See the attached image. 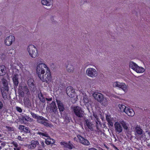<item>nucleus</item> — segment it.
Wrapping results in <instances>:
<instances>
[{
  "mask_svg": "<svg viewBox=\"0 0 150 150\" xmlns=\"http://www.w3.org/2000/svg\"><path fill=\"white\" fill-rule=\"evenodd\" d=\"M38 77L42 81L47 83H49L52 80V77L49 69L46 70L45 74H42L40 76Z\"/></svg>",
  "mask_w": 150,
  "mask_h": 150,
  "instance_id": "f257e3e1",
  "label": "nucleus"
},
{
  "mask_svg": "<svg viewBox=\"0 0 150 150\" xmlns=\"http://www.w3.org/2000/svg\"><path fill=\"white\" fill-rule=\"evenodd\" d=\"M49 69L47 66L44 63H39L37 68V72L38 76H40V75L44 74L45 71H46L47 69Z\"/></svg>",
  "mask_w": 150,
  "mask_h": 150,
  "instance_id": "f03ea898",
  "label": "nucleus"
},
{
  "mask_svg": "<svg viewBox=\"0 0 150 150\" xmlns=\"http://www.w3.org/2000/svg\"><path fill=\"white\" fill-rule=\"evenodd\" d=\"M30 113L33 117L37 119L38 122L46 126H49L48 123L46 122L47 120L45 118L42 116L38 115L32 112H31Z\"/></svg>",
  "mask_w": 150,
  "mask_h": 150,
  "instance_id": "7ed1b4c3",
  "label": "nucleus"
},
{
  "mask_svg": "<svg viewBox=\"0 0 150 150\" xmlns=\"http://www.w3.org/2000/svg\"><path fill=\"white\" fill-rule=\"evenodd\" d=\"M28 51L30 56L32 58H35L38 55L37 49L34 45H30L27 48Z\"/></svg>",
  "mask_w": 150,
  "mask_h": 150,
  "instance_id": "20e7f679",
  "label": "nucleus"
},
{
  "mask_svg": "<svg viewBox=\"0 0 150 150\" xmlns=\"http://www.w3.org/2000/svg\"><path fill=\"white\" fill-rule=\"evenodd\" d=\"M1 81L3 85V87L1 88V94H7L9 90L8 81L6 79L3 78L1 79Z\"/></svg>",
  "mask_w": 150,
  "mask_h": 150,
  "instance_id": "39448f33",
  "label": "nucleus"
},
{
  "mask_svg": "<svg viewBox=\"0 0 150 150\" xmlns=\"http://www.w3.org/2000/svg\"><path fill=\"white\" fill-rule=\"evenodd\" d=\"M18 91V94H30L29 88L26 85H19Z\"/></svg>",
  "mask_w": 150,
  "mask_h": 150,
  "instance_id": "423d86ee",
  "label": "nucleus"
},
{
  "mask_svg": "<svg viewBox=\"0 0 150 150\" xmlns=\"http://www.w3.org/2000/svg\"><path fill=\"white\" fill-rule=\"evenodd\" d=\"M73 111L75 115L78 117H82L83 115L84 112L82 111L81 108L78 106L73 107Z\"/></svg>",
  "mask_w": 150,
  "mask_h": 150,
  "instance_id": "0eeeda50",
  "label": "nucleus"
},
{
  "mask_svg": "<svg viewBox=\"0 0 150 150\" xmlns=\"http://www.w3.org/2000/svg\"><path fill=\"white\" fill-rule=\"evenodd\" d=\"M113 85L115 87L121 88L125 92L127 91V86L124 83L116 81L114 83Z\"/></svg>",
  "mask_w": 150,
  "mask_h": 150,
  "instance_id": "6e6552de",
  "label": "nucleus"
},
{
  "mask_svg": "<svg viewBox=\"0 0 150 150\" xmlns=\"http://www.w3.org/2000/svg\"><path fill=\"white\" fill-rule=\"evenodd\" d=\"M87 75L91 77H95L97 75V71L96 70L93 68H88L86 70Z\"/></svg>",
  "mask_w": 150,
  "mask_h": 150,
  "instance_id": "1a4fd4ad",
  "label": "nucleus"
},
{
  "mask_svg": "<svg viewBox=\"0 0 150 150\" xmlns=\"http://www.w3.org/2000/svg\"><path fill=\"white\" fill-rule=\"evenodd\" d=\"M15 40L14 37L12 35H9L6 38L4 41L5 45L7 46H10Z\"/></svg>",
  "mask_w": 150,
  "mask_h": 150,
  "instance_id": "9d476101",
  "label": "nucleus"
},
{
  "mask_svg": "<svg viewBox=\"0 0 150 150\" xmlns=\"http://www.w3.org/2000/svg\"><path fill=\"white\" fill-rule=\"evenodd\" d=\"M29 87L31 91H35L36 89L35 84L33 79L30 78L28 79L27 82Z\"/></svg>",
  "mask_w": 150,
  "mask_h": 150,
  "instance_id": "9b49d317",
  "label": "nucleus"
},
{
  "mask_svg": "<svg viewBox=\"0 0 150 150\" xmlns=\"http://www.w3.org/2000/svg\"><path fill=\"white\" fill-rule=\"evenodd\" d=\"M115 131L118 133H120L122 131V127L120 122H116L114 124Z\"/></svg>",
  "mask_w": 150,
  "mask_h": 150,
  "instance_id": "f8f14e48",
  "label": "nucleus"
},
{
  "mask_svg": "<svg viewBox=\"0 0 150 150\" xmlns=\"http://www.w3.org/2000/svg\"><path fill=\"white\" fill-rule=\"evenodd\" d=\"M80 143L84 145L88 146L90 144L89 142L86 139L84 138L80 135L77 136Z\"/></svg>",
  "mask_w": 150,
  "mask_h": 150,
  "instance_id": "ddd939ff",
  "label": "nucleus"
},
{
  "mask_svg": "<svg viewBox=\"0 0 150 150\" xmlns=\"http://www.w3.org/2000/svg\"><path fill=\"white\" fill-rule=\"evenodd\" d=\"M18 75L17 74H15L13 75L12 80L14 85L16 87L19 84Z\"/></svg>",
  "mask_w": 150,
  "mask_h": 150,
  "instance_id": "4468645a",
  "label": "nucleus"
},
{
  "mask_svg": "<svg viewBox=\"0 0 150 150\" xmlns=\"http://www.w3.org/2000/svg\"><path fill=\"white\" fill-rule=\"evenodd\" d=\"M39 144V142L38 141L32 140L31 141L30 144L28 146V148L32 149H33Z\"/></svg>",
  "mask_w": 150,
  "mask_h": 150,
  "instance_id": "2eb2a0df",
  "label": "nucleus"
},
{
  "mask_svg": "<svg viewBox=\"0 0 150 150\" xmlns=\"http://www.w3.org/2000/svg\"><path fill=\"white\" fill-rule=\"evenodd\" d=\"M60 144L61 145H62L64 147L70 149H72L73 148V145L70 142H69L68 143H67L65 142H60Z\"/></svg>",
  "mask_w": 150,
  "mask_h": 150,
  "instance_id": "dca6fc26",
  "label": "nucleus"
},
{
  "mask_svg": "<svg viewBox=\"0 0 150 150\" xmlns=\"http://www.w3.org/2000/svg\"><path fill=\"white\" fill-rule=\"evenodd\" d=\"M95 99L100 102H102L104 100L103 94H93Z\"/></svg>",
  "mask_w": 150,
  "mask_h": 150,
  "instance_id": "f3484780",
  "label": "nucleus"
},
{
  "mask_svg": "<svg viewBox=\"0 0 150 150\" xmlns=\"http://www.w3.org/2000/svg\"><path fill=\"white\" fill-rule=\"evenodd\" d=\"M6 73L7 70L6 67L4 65L0 66V76H4Z\"/></svg>",
  "mask_w": 150,
  "mask_h": 150,
  "instance_id": "a211bd4d",
  "label": "nucleus"
},
{
  "mask_svg": "<svg viewBox=\"0 0 150 150\" xmlns=\"http://www.w3.org/2000/svg\"><path fill=\"white\" fill-rule=\"evenodd\" d=\"M125 112L128 116L131 117L133 116L135 114L134 111L132 109L129 108L127 107L126 108Z\"/></svg>",
  "mask_w": 150,
  "mask_h": 150,
  "instance_id": "6ab92c4d",
  "label": "nucleus"
},
{
  "mask_svg": "<svg viewBox=\"0 0 150 150\" xmlns=\"http://www.w3.org/2000/svg\"><path fill=\"white\" fill-rule=\"evenodd\" d=\"M134 131L135 133L138 135L142 134L143 132L142 129L140 127V126L138 125L135 127Z\"/></svg>",
  "mask_w": 150,
  "mask_h": 150,
  "instance_id": "aec40b11",
  "label": "nucleus"
},
{
  "mask_svg": "<svg viewBox=\"0 0 150 150\" xmlns=\"http://www.w3.org/2000/svg\"><path fill=\"white\" fill-rule=\"evenodd\" d=\"M58 109L60 112H62L64 110L63 104L60 101L57 100Z\"/></svg>",
  "mask_w": 150,
  "mask_h": 150,
  "instance_id": "412c9836",
  "label": "nucleus"
},
{
  "mask_svg": "<svg viewBox=\"0 0 150 150\" xmlns=\"http://www.w3.org/2000/svg\"><path fill=\"white\" fill-rule=\"evenodd\" d=\"M50 108L52 111L53 112H56L57 110V108L56 105L55 103L54 102L52 101L50 104Z\"/></svg>",
  "mask_w": 150,
  "mask_h": 150,
  "instance_id": "4be33fe9",
  "label": "nucleus"
},
{
  "mask_svg": "<svg viewBox=\"0 0 150 150\" xmlns=\"http://www.w3.org/2000/svg\"><path fill=\"white\" fill-rule=\"evenodd\" d=\"M66 94H72L75 93V90L71 86H67L66 88Z\"/></svg>",
  "mask_w": 150,
  "mask_h": 150,
  "instance_id": "5701e85b",
  "label": "nucleus"
},
{
  "mask_svg": "<svg viewBox=\"0 0 150 150\" xmlns=\"http://www.w3.org/2000/svg\"><path fill=\"white\" fill-rule=\"evenodd\" d=\"M84 124L85 125H86L89 129H93V125L89 120L86 119L84 121Z\"/></svg>",
  "mask_w": 150,
  "mask_h": 150,
  "instance_id": "b1692460",
  "label": "nucleus"
},
{
  "mask_svg": "<svg viewBox=\"0 0 150 150\" xmlns=\"http://www.w3.org/2000/svg\"><path fill=\"white\" fill-rule=\"evenodd\" d=\"M67 71L69 72H73L74 70L73 66L71 65V62L69 63L66 67Z\"/></svg>",
  "mask_w": 150,
  "mask_h": 150,
  "instance_id": "393cba45",
  "label": "nucleus"
},
{
  "mask_svg": "<svg viewBox=\"0 0 150 150\" xmlns=\"http://www.w3.org/2000/svg\"><path fill=\"white\" fill-rule=\"evenodd\" d=\"M120 122L124 129L127 130L128 129L129 125L127 123L123 120H120Z\"/></svg>",
  "mask_w": 150,
  "mask_h": 150,
  "instance_id": "a878e982",
  "label": "nucleus"
},
{
  "mask_svg": "<svg viewBox=\"0 0 150 150\" xmlns=\"http://www.w3.org/2000/svg\"><path fill=\"white\" fill-rule=\"evenodd\" d=\"M48 138L45 141V143L47 145L52 144H54L55 142L54 140L50 138L48 136Z\"/></svg>",
  "mask_w": 150,
  "mask_h": 150,
  "instance_id": "bb28decb",
  "label": "nucleus"
},
{
  "mask_svg": "<svg viewBox=\"0 0 150 150\" xmlns=\"http://www.w3.org/2000/svg\"><path fill=\"white\" fill-rule=\"evenodd\" d=\"M106 119L107 122L108 123V125L111 127L113 126V124L112 119L110 116L107 115L106 116Z\"/></svg>",
  "mask_w": 150,
  "mask_h": 150,
  "instance_id": "cd10ccee",
  "label": "nucleus"
},
{
  "mask_svg": "<svg viewBox=\"0 0 150 150\" xmlns=\"http://www.w3.org/2000/svg\"><path fill=\"white\" fill-rule=\"evenodd\" d=\"M118 107L119 110L122 112H125L126 110V108H127V107H126L124 105L122 104H119Z\"/></svg>",
  "mask_w": 150,
  "mask_h": 150,
  "instance_id": "c85d7f7f",
  "label": "nucleus"
},
{
  "mask_svg": "<svg viewBox=\"0 0 150 150\" xmlns=\"http://www.w3.org/2000/svg\"><path fill=\"white\" fill-rule=\"evenodd\" d=\"M129 67L135 70L138 66V65L135 63L132 62H130L129 64Z\"/></svg>",
  "mask_w": 150,
  "mask_h": 150,
  "instance_id": "c756f323",
  "label": "nucleus"
},
{
  "mask_svg": "<svg viewBox=\"0 0 150 150\" xmlns=\"http://www.w3.org/2000/svg\"><path fill=\"white\" fill-rule=\"evenodd\" d=\"M135 71L137 73H142L144 71V69L143 68L140 67L138 66Z\"/></svg>",
  "mask_w": 150,
  "mask_h": 150,
  "instance_id": "7c9ffc66",
  "label": "nucleus"
},
{
  "mask_svg": "<svg viewBox=\"0 0 150 150\" xmlns=\"http://www.w3.org/2000/svg\"><path fill=\"white\" fill-rule=\"evenodd\" d=\"M37 134L39 135L41 137H48V134L47 133V132H37Z\"/></svg>",
  "mask_w": 150,
  "mask_h": 150,
  "instance_id": "2f4dec72",
  "label": "nucleus"
},
{
  "mask_svg": "<svg viewBox=\"0 0 150 150\" xmlns=\"http://www.w3.org/2000/svg\"><path fill=\"white\" fill-rule=\"evenodd\" d=\"M41 3L43 5L47 6H50L51 5L50 2L47 0H42Z\"/></svg>",
  "mask_w": 150,
  "mask_h": 150,
  "instance_id": "473e14b6",
  "label": "nucleus"
},
{
  "mask_svg": "<svg viewBox=\"0 0 150 150\" xmlns=\"http://www.w3.org/2000/svg\"><path fill=\"white\" fill-rule=\"evenodd\" d=\"M23 119L27 121L31 122L33 121V120L32 118H31L27 115L24 116V117H23Z\"/></svg>",
  "mask_w": 150,
  "mask_h": 150,
  "instance_id": "72a5a7b5",
  "label": "nucleus"
},
{
  "mask_svg": "<svg viewBox=\"0 0 150 150\" xmlns=\"http://www.w3.org/2000/svg\"><path fill=\"white\" fill-rule=\"evenodd\" d=\"M5 127L6 128L7 131H8L12 132L14 131V128L13 127H11L6 126Z\"/></svg>",
  "mask_w": 150,
  "mask_h": 150,
  "instance_id": "f704fd0d",
  "label": "nucleus"
},
{
  "mask_svg": "<svg viewBox=\"0 0 150 150\" xmlns=\"http://www.w3.org/2000/svg\"><path fill=\"white\" fill-rule=\"evenodd\" d=\"M38 97L40 100L42 102H45V98L43 97L42 94H38Z\"/></svg>",
  "mask_w": 150,
  "mask_h": 150,
  "instance_id": "c9c22d12",
  "label": "nucleus"
},
{
  "mask_svg": "<svg viewBox=\"0 0 150 150\" xmlns=\"http://www.w3.org/2000/svg\"><path fill=\"white\" fill-rule=\"evenodd\" d=\"M6 145V142H2L0 140V150H1L2 147H4Z\"/></svg>",
  "mask_w": 150,
  "mask_h": 150,
  "instance_id": "e433bc0d",
  "label": "nucleus"
},
{
  "mask_svg": "<svg viewBox=\"0 0 150 150\" xmlns=\"http://www.w3.org/2000/svg\"><path fill=\"white\" fill-rule=\"evenodd\" d=\"M83 100L84 102L85 103H88L89 101V99L88 98L86 95L84 96Z\"/></svg>",
  "mask_w": 150,
  "mask_h": 150,
  "instance_id": "4c0bfd02",
  "label": "nucleus"
},
{
  "mask_svg": "<svg viewBox=\"0 0 150 150\" xmlns=\"http://www.w3.org/2000/svg\"><path fill=\"white\" fill-rule=\"evenodd\" d=\"M103 100L104 102H103L102 103L101 105L104 106H106L108 105V100L106 99H104Z\"/></svg>",
  "mask_w": 150,
  "mask_h": 150,
  "instance_id": "58836bf2",
  "label": "nucleus"
},
{
  "mask_svg": "<svg viewBox=\"0 0 150 150\" xmlns=\"http://www.w3.org/2000/svg\"><path fill=\"white\" fill-rule=\"evenodd\" d=\"M23 131L26 133H29L30 132L29 128L28 127H25Z\"/></svg>",
  "mask_w": 150,
  "mask_h": 150,
  "instance_id": "ea45409f",
  "label": "nucleus"
},
{
  "mask_svg": "<svg viewBox=\"0 0 150 150\" xmlns=\"http://www.w3.org/2000/svg\"><path fill=\"white\" fill-rule=\"evenodd\" d=\"M25 127L24 126L21 125L19 126L18 128L19 129L23 131Z\"/></svg>",
  "mask_w": 150,
  "mask_h": 150,
  "instance_id": "a19ab883",
  "label": "nucleus"
},
{
  "mask_svg": "<svg viewBox=\"0 0 150 150\" xmlns=\"http://www.w3.org/2000/svg\"><path fill=\"white\" fill-rule=\"evenodd\" d=\"M16 108L17 111L19 112H22V110L21 108H20L18 107H16Z\"/></svg>",
  "mask_w": 150,
  "mask_h": 150,
  "instance_id": "79ce46f5",
  "label": "nucleus"
},
{
  "mask_svg": "<svg viewBox=\"0 0 150 150\" xmlns=\"http://www.w3.org/2000/svg\"><path fill=\"white\" fill-rule=\"evenodd\" d=\"M12 144L16 148L18 146V144L16 142L13 141L12 142Z\"/></svg>",
  "mask_w": 150,
  "mask_h": 150,
  "instance_id": "37998d69",
  "label": "nucleus"
},
{
  "mask_svg": "<svg viewBox=\"0 0 150 150\" xmlns=\"http://www.w3.org/2000/svg\"><path fill=\"white\" fill-rule=\"evenodd\" d=\"M21 149V146H19V147L18 146L16 148H14V150H20Z\"/></svg>",
  "mask_w": 150,
  "mask_h": 150,
  "instance_id": "c03bdc74",
  "label": "nucleus"
},
{
  "mask_svg": "<svg viewBox=\"0 0 150 150\" xmlns=\"http://www.w3.org/2000/svg\"><path fill=\"white\" fill-rule=\"evenodd\" d=\"M3 104L0 101V109H2L3 107Z\"/></svg>",
  "mask_w": 150,
  "mask_h": 150,
  "instance_id": "a18cd8bd",
  "label": "nucleus"
},
{
  "mask_svg": "<svg viewBox=\"0 0 150 150\" xmlns=\"http://www.w3.org/2000/svg\"><path fill=\"white\" fill-rule=\"evenodd\" d=\"M46 99L47 101H51L52 100V98H46Z\"/></svg>",
  "mask_w": 150,
  "mask_h": 150,
  "instance_id": "49530a36",
  "label": "nucleus"
},
{
  "mask_svg": "<svg viewBox=\"0 0 150 150\" xmlns=\"http://www.w3.org/2000/svg\"><path fill=\"white\" fill-rule=\"evenodd\" d=\"M18 139L21 141H22L23 140V139H22L21 137L20 136H18L17 138Z\"/></svg>",
  "mask_w": 150,
  "mask_h": 150,
  "instance_id": "de8ad7c7",
  "label": "nucleus"
},
{
  "mask_svg": "<svg viewBox=\"0 0 150 150\" xmlns=\"http://www.w3.org/2000/svg\"><path fill=\"white\" fill-rule=\"evenodd\" d=\"M88 150H98L94 148H89L88 149Z\"/></svg>",
  "mask_w": 150,
  "mask_h": 150,
  "instance_id": "09e8293b",
  "label": "nucleus"
},
{
  "mask_svg": "<svg viewBox=\"0 0 150 150\" xmlns=\"http://www.w3.org/2000/svg\"><path fill=\"white\" fill-rule=\"evenodd\" d=\"M126 150H133L132 148H131L130 147H128L126 148Z\"/></svg>",
  "mask_w": 150,
  "mask_h": 150,
  "instance_id": "8fccbe9b",
  "label": "nucleus"
},
{
  "mask_svg": "<svg viewBox=\"0 0 150 150\" xmlns=\"http://www.w3.org/2000/svg\"><path fill=\"white\" fill-rule=\"evenodd\" d=\"M2 95L3 96V97L4 98V99H5L6 98H5V97H4V96H5V94H2Z\"/></svg>",
  "mask_w": 150,
  "mask_h": 150,
  "instance_id": "3c124183",
  "label": "nucleus"
},
{
  "mask_svg": "<svg viewBox=\"0 0 150 150\" xmlns=\"http://www.w3.org/2000/svg\"><path fill=\"white\" fill-rule=\"evenodd\" d=\"M95 118L96 119H98V117H97V115H95Z\"/></svg>",
  "mask_w": 150,
  "mask_h": 150,
  "instance_id": "603ef678",
  "label": "nucleus"
},
{
  "mask_svg": "<svg viewBox=\"0 0 150 150\" xmlns=\"http://www.w3.org/2000/svg\"><path fill=\"white\" fill-rule=\"evenodd\" d=\"M2 135H2L0 134V137H2Z\"/></svg>",
  "mask_w": 150,
  "mask_h": 150,
  "instance_id": "864d4df0",
  "label": "nucleus"
},
{
  "mask_svg": "<svg viewBox=\"0 0 150 150\" xmlns=\"http://www.w3.org/2000/svg\"><path fill=\"white\" fill-rule=\"evenodd\" d=\"M70 95H69V97H71V96L72 94H69Z\"/></svg>",
  "mask_w": 150,
  "mask_h": 150,
  "instance_id": "5fc2aeb1",
  "label": "nucleus"
},
{
  "mask_svg": "<svg viewBox=\"0 0 150 150\" xmlns=\"http://www.w3.org/2000/svg\"><path fill=\"white\" fill-rule=\"evenodd\" d=\"M76 137H75L74 138V140H76Z\"/></svg>",
  "mask_w": 150,
  "mask_h": 150,
  "instance_id": "6e6d98bb",
  "label": "nucleus"
},
{
  "mask_svg": "<svg viewBox=\"0 0 150 150\" xmlns=\"http://www.w3.org/2000/svg\"><path fill=\"white\" fill-rule=\"evenodd\" d=\"M97 94H101V93H98Z\"/></svg>",
  "mask_w": 150,
  "mask_h": 150,
  "instance_id": "4d7b16f0",
  "label": "nucleus"
},
{
  "mask_svg": "<svg viewBox=\"0 0 150 150\" xmlns=\"http://www.w3.org/2000/svg\"><path fill=\"white\" fill-rule=\"evenodd\" d=\"M3 139V138H1V139Z\"/></svg>",
  "mask_w": 150,
  "mask_h": 150,
  "instance_id": "13d9d810",
  "label": "nucleus"
},
{
  "mask_svg": "<svg viewBox=\"0 0 150 150\" xmlns=\"http://www.w3.org/2000/svg\"><path fill=\"white\" fill-rule=\"evenodd\" d=\"M39 94H42L41 92H40Z\"/></svg>",
  "mask_w": 150,
  "mask_h": 150,
  "instance_id": "bf43d9fd",
  "label": "nucleus"
},
{
  "mask_svg": "<svg viewBox=\"0 0 150 150\" xmlns=\"http://www.w3.org/2000/svg\"><path fill=\"white\" fill-rule=\"evenodd\" d=\"M93 94H95V92H94V93H93Z\"/></svg>",
  "mask_w": 150,
  "mask_h": 150,
  "instance_id": "052dcab7",
  "label": "nucleus"
},
{
  "mask_svg": "<svg viewBox=\"0 0 150 150\" xmlns=\"http://www.w3.org/2000/svg\"><path fill=\"white\" fill-rule=\"evenodd\" d=\"M38 150H42V149H39Z\"/></svg>",
  "mask_w": 150,
  "mask_h": 150,
  "instance_id": "680f3d73",
  "label": "nucleus"
},
{
  "mask_svg": "<svg viewBox=\"0 0 150 150\" xmlns=\"http://www.w3.org/2000/svg\"><path fill=\"white\" fill-rule=\"evenodd\" d=\"M42 143H43V144H44V143H43V142Z\"/></svg>",
  "mask_w": 150,
  "mask_h": 150,
  "instance_id": "e2e57ef3",
  "label": "nucleus"
}]
</instances>
